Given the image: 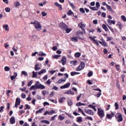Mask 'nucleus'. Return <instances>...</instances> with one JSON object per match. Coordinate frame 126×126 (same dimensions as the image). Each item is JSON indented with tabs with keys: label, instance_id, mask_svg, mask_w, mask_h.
Returning <instances> with one entry per match:
<instances>
[{
	"label": "nucleus",
	"instance_id": "nucleus-9",
	"mask_svg": "<svg viewBox=\"0 0 126 126\" xmlns=\"http://www.w3.org/2000/svg\"><path fill=\"white\" fill-rule=\"evenodd\" d=\"M63 65H64L66 63V58L65 56H63L61 59Z\"/></svg>",
	"mask_w": 126,
	"mask_h": 126
},
{
	"label": "nucleus",
	"instance_id": "nucleus-18",
	"mask_svg": "<svg viewBox=\"0 0 126 126\" xmlns=\"http://www.w3.org/2000/svg\"><path fill=\"white\" fill-rule=\"evenodd\" d=\"M40 123H42V124H46V125H50V122L48 120H41Z\"/></svg>",
	"mask_w": 126,
	"mask_h": 126
},
{
	"label": "nucleus",
	"instance_id": "nucleus-57",
	"mask_svg": "<svg viewBox=\"0 0 126 126\" xmlns=\"http://www.w3.org/2000/svg\"><path fill=\"white\" fill-rule=\"evenodd\" d=\"M82 95V94H80V95L77 97V101H79Z\"/></svg>",
	"mask_w": 126,
	"mask_h": 126
},
{
	"label": "nucleus",
	"instance_id": "nucleus-33",
	"mask_svg": "<svg viewBox=\"0 0 126 126\" xmlns=\"http://www.w3.org/2000/svg\"><path fill=\"white\" fill-rule=\"evenodd\" d=\"M32 77H37V72L35 71H32Z\"/></svg>",
	"mask_w": 126,
	"mask_h": 126
},
{
	"label": "nucleus",
	"instance_id": "nucleus-15",
	"mask_svg": "<svg viewBox=\"0 0 126 126\" xmlns=\"http://www.w3.org/2000/svg\"><path fill=\"white\" fill-rule=\"evenodd\" d=\"M10 123L11 125H13V124H15V118H14V117H11L10 119Z\"/></svg>",
	"mask_w": 126,
	"mask_h": 126
},
{
	"label": "nucleus",
	"instance_id": "nucleus-42",
	"mask_svg": "<svg viewBox=\"0 0 126 126\" xmlns=\"http://www.w3.org/2000/svg\"><path fill=\"white\" fill-rule=\"evenodd\" d=\"M21 97L23 98V99H25V98H26V94H25L24 93H22L21 94Z\"/></svg>",
	"mask_w": 126,
	"mask_h": 126
},
{
	"label": "nucleus",
	"instance_id": "nucleus-20",
	"mask_svg": "<svg viewBox=\"0 0 126 126\" xmlns=\"http://www.w3.org/2000/svg\"><path fill=\"white\" fill-rule=\"evenodd\" d=\"M45 111V108H41L40 109H39V110L38 111H36L35 113L37 114H39V113H42V112Z\"/></svg>",
	"mask_w": 126,
	"mask_h": 126
},
{
	"label": "nucleus",
	"instance_id": "nucleus-60",
	"mask_svg": "<svg viewBox=\"0 0 126 126\" xmlns=\"http://www.w3.org/2000/svg\"><path fill=\"white\" fill-rule=\"evenodd\" d=\"M70 5L73 8H75V6H74V4L71 2H70Z\"/></svg>",
	"mask_w": 126,
	"mask_h": 126
},
{
	"label": "nucleus",
	"instance_id": "nucleus-43",
	"mask_svg": "<svg viewBox=\"0 0 126 126\" xmlns=\"http://www.w3.org/2000/svg\"><path fill=\"white\" fill-rule=\"evenodd\" d=\"M95 5L96 7L99 9V7H100V3H99V2H96L95 3Z\"/></svg>",
	"mask_w": 126,
	"mask_h": 126
},
{
	"label": "nucleus",
	"instance_id": "nucleus-26",
	"mask_svg": "<svg viewBox=\"0 0 126 126\" xmlns=\"http://www.w3.org/2000/svg\"><path fill=\"white\" fill-rule=\"evenodd\" d=\"M93 75V72L92 71H90L88 73V76L89 77H91Z\"/></svg>",
	"mask_w": 126,
	"mask_h": 126
},
{
	"label": "nucleus",
	"instance_id": "nucleus-53",
	"mask_svg": "<svg viewBox=\"0 0 126 126\" xmlns=\"http://www.w3.org/2000/svg\"><path fill=\"white\" fill-rule=\"evenodd\" d=\"M93 10L97 11L99 10V8H97L96 7H93Z\"/></svg>",
	"mask_w": 126,
	"mask_h": 126
},
{
	"label": "nucleus",
	"instance_id": "nucleus-46",
	"mask_svg": "<svg viewBox=\"0 0 126 126\" xmlns=\"http://www.w3.org/2000/svg\"><path fill=\"white\" fill-rule=\"evenodd\" d=\"M42 94L44 96H45L46 95V94H49V92H48V91H43L42 92Z\"/></svg>",
	"mask_w": 126,
	"mask_h": 126
},
{
	"label": "nucleus",
	"instance_id": "nucleus-51",
	"mask_svg": "<svg viewBox=\"0 0 126 126\" xmlns=\"http://www.w3.org/2000/svg\"><path fill=\"white\" fill-rule=\"evenodd\" d=\"M65 124H66V125H68L69 124H71V122L68 120L65 122Z\"/></svg>",
	"mask_w": 126,
	"mask_h": 126
},
{
	"label": "nucleus",
	"instance_id": "nucleus-17",
	"mask_svg": "<svg viewBox=\"0 0 126 126\" xmlns=\"http://www.w3.org/2000/svg\"><path fill=\"white\" fill-rule=\"evenodd\" d=\"M32 38L34 41H37V40H39L40 39V37L37 35H32Z\"/></svg>",
	"mask_w": 126,
	"mask_h": 126
},
{
	"label": "nucleus",
	"instance_id": "nucleus-12",
	"mask_svg": "<svg viewBox=\"0 0 126 126\" xmlns=\"http://www.w3.org/2000/svg\"><path fill=\"white\" fill-rule=\"evenodd\" d=\"M19 105H20V98H16L15 107L17 108V106Z\"/></svg>",
	"mask_w": 126,
	"mask_h": 126
},
{
	"label": "nucleus",
	"instance_id": "nucleus-52",
	"mask_svg": "<svg viewBox=\"0 0 126 126\" xmlns=\"http://www.w3.org/2000/svg\"><path fill=\"white\" fill-rule=\"evenodd\" d=\"M20 90H21L22 92H24L25 90H26V87H24L23 88H20Z\"/></svg>",
	"mask_w": 126,
	"mask_h": 126
},
{
	"label": "nucleus",
	"instance_id": "nucleus-64",
	"mask_svg": "<svg viewBox=\"0 0 126 126\" xmlns=\"http://www.w3.org/2000/svg\"><path fill=\"white\" fill-rule=\"evenodd\" d=\"M101 16L102 17H106V13H105V12H102V13H101Z\"/></svg>",
	"mask_w": 126,
	"mask_h": 126
},
{
	"label": "nucleus",
	"instance_id": "nucleus-36",
	"mask_svg": "<svg viewBox=\"0 0 126 126\" xmlns=\"http://www.w3.org/2000/svg\"><path fill=\"white\" fill-rule=\"evenodd\" d=\"M22 74H23V75H25V76H28V73H27V72L25 71H23L22 72Z\"/></svg>",
	"mask_w": 126,
	"mask_h": 126
},
{
	"label": "nucleus",
	"instance_id": "nucleus-22",
	"mask_svg": "<svg viewBox=\"0 0 126 126\" xmlns=\"http://www.w3.org/2000/svg\"><path fill=\"white\" fill-rule=\"evenodd\" d=\"M102 27L103 29L105 30V31H109V29H108V27H107V26H106V25L103 24Z\"/></svg>",
	"mask_w": 126,
	"mask_h": 126
},
{
	"label": "nucleus",
	"instance_id": "nucleus-29",
	"mask_svg": "<svg viewBox=\"0 0 126 126\" xmlns=\"http://www.w3.org/2000/svg\"><path fill=\"white\" fill-rule=\"evenodd\" d=\"M4 70L5 71H9V70H10V68L7 66H6L4 67Z\"/></svg>",
	"mask_w": 126,
	"mask_h": 126
},
{
	"label": "nucleus",
	"instance_id": "nucleus-1",
	"mask_svg": "<svg viewBox=\"0 0 126 126\" xmlns=\"http://www.w3.org/2000/svg\"><path fill=\"white\" fill-rule=\"evenodd\" d=\"M45 87L44 85L41 84L39 81H37L34 85H32L30 90H36V89H45Z\"/></svg>",
	"mask_w": 126,
	"mask_h": 126
},
{
	"label": "nucleus",
	"instance_id": "nucleus-7",
	"mask_svg": "<svg viewBox=\"0 0 126 126\" xmlns=\"http://www.w3.org/2000/svg\"><path fill=\"white\" fill-rule=\"evenodd\" d=\"M66 81V78H63L62 79H59L58 81L57 82V84H61V83H63V82H65Z\"/></svg>",
	"mask_w": 126,
	"mask_h": 126
},
{
	"label": "nucleus",
	"instance_id": "nucleus-41",
	"mask_svg": "<svg viewBox=\"0 0 126 126\" xmlns=\"http://www.w3.org/2000/svg\"><path fill=\"white\" fill-rule=\"evenodd\" d=\"M70 31H71V29H70L69 28H66V33H69L70 32Z\"/></svg>",
	"mask_w": 126,
	"mask_h": 126
},
{
	"label": "nucleus",
	"instance_id": "nucleus-35",
	"mask_svg": "<svg viewBox=\"0 0 126 126\" xmlns=\"http://www.w3.org/2000/svg\"><path fill=\"white\" fill-rule=\"evenodd\" d=\"M47 3V2L46 1H44L43 2L40 3L39 4V6H43L44 4H46Z\"/></svg>",
	"mask_w": 126,
	"mask_h": 126
},
{
	"label": "nucleus",
	"instance_id": "nucleus-11",
	"mask_svg": "<svg viewBox=\"0 0 126 126\" xmlns=\"http://www.w3.org/2000/svg\"><path fill=\"white\" fill-rule=\"evenodd\" d=\"M55 5H56V6H57V7H58L59 9H60V10H63V7L62 6V5L60 4L59 3H58V2H56L55 3Z\"/></svg>",
	"mask_w": 126,
	"mask_h": 126
},
{
	"label": "nucleus",
	"instance_id": "nucleus-63",
	"mask_svg": "<svg viewBox=\"0 0 126 126\" xmlns=\"http://www.w3.org/2000/svg\"><path fill=\"white\" fill-rule=\"evenodd\" d=\"M56 117H58V115H55L51 118V121H55V118Z\"/></svg>",
	"mask_w": 126,
	"mask_h": 126
},
{
	"label": "nucleus",
	"instance_id": "nucleus-10",
	"mask_svg": "<svg viewBox=\"0 0 126 126\" xmlns=\"http://www.w3.org/2000/svg\"><path fill=\"white\" fill-rule=\"evenodd\" d=\"M69 86H70V83H69L61 86L60 88L61 89H64L65 88H68Z\"/></svg>",
	"mask_w": 126,
	"mask_h": 126
},
{
	"label": "nucleus",
	"instance_id": "nucleus-16",
	"mask_svg": "<svg viewBox=\"0 0 126 126\" xmlns=\"http://www.w3.org/2000/svg\"><path fill=\"white\" fill-rule=\"evenodd\" d=\"M40 69H41V67H39V64H35L34 66V70L37 71L40 70Z\"/></svg>",
	"mask_w": 126,
	"mask_h": 126
},
{
	"label": "nucleus",
	"instance_id": "nucleus-32",
	"mask_svg": "<svg viewBox=\"0 0 126 126\" xmlns=\"http://www.w3.org/2000/svg\"><path fill=\"white\" fill-rule=\"evenodd\" d=\"M60 57H61V55H56L53 56L52 58L53 59H59Z\"/></svg>",
	"mask_w": 126,
	"mask_h": 126
},
{
	"label": "nucleus",
	"instance_id": "nucleus-21",
	"mask_svg": "<svg viewBox=\"0 0 126 126\" xmlns=\"http://www.w3.org/2000/svg\"><path fill=\"white\" fill-rule=\"evenodd\" d=\"M76 106H77V107H80V106H85V104L79 102L76 104Z\"/></svg>",
	"mask_w": 126,
	"mask_h": 126
},
{
	"label": "nucleus",
	"instance_id": "nucleus-23",
	"mask_svg": "<svg viewBox=\"0 0 126 126\" xmlns=\"http://www.w3.org/2000/svg\"><path fill=\"white\" fill-rule=\"evenodd\" d=\"M3 28L5 29V31H8V25H3Z\"/></svg>",
	"mask_w": 126,
	"mask_h": 126
},
{
	"label": "nucleus",
	"instance_id": "nucleus-13",
	"mask_svg": "<svg viewBox=\"0 0 126 126\" xmlns=\"http://www.w3.org/2000/svg\"><path fill=\"white\" fill-rule=\"evenodd\" d=\"M98 42L99 43V44H100V45H101L103 47H107V46H108V45L106 43V42H105L104 40H102V41H98Z\"/></svg>",
	"mask_w": 126,
	"mask_h": 126
},
{
	"label": "nucleus",
	"instance_id": "nucleus-4",
	"mask_svg": "<svg viewBox=\"0 0 126 126\" xmlns=\"http://www.w3.org/2000/svg\"><path fill=\"white\" fill-rule=\"evenodd\" d=\"M85 67V63L84 62H82L81 63V64L77 68L76 70L77 71H79V70H81V69H83Z\"/></svg>",
	"mask_w": 126,
	"mask_h": 126
},
{
	"label": "nucleus",
	"instance_id": "nucleus-34",
	"mask_svg": "<svg viewBox=\"0 0 126 126\" xmlns=\"http://www.w3.org/2000/svg\"><path fill=\"white\" fill-rule=\"evenodd\" d=\"M71 39L72 41H73V42H77L78 41L77 38L75 37L71 38Z\"/></svg>",
	"mask_w": 126,
	"mask_h": 126
},
{
	"label": "nucleus",
	"instance_id": "nucleus-54",
	"mask_svg": "<svg viewBox=\"0 0 126 126\" xmlns=\"http://www.w3.org/2000/svg\"><path fill=\"white\" fill-rule=\"evenodd\" d=\"M59 118L60 119V120L61 121H63V120H64V117H63V116H61V115H60V116H59Z\"/></svg>",
	"mask_w": 126,
	"mask_h": 126
},
{
	"label": "nucleus",
	"instance_id": "nucleus-25",
	"mask_svg": "<svg viewBox=\"0 0 126 126\" xmlns=\"http://www.w3.org/2000/svg\"><path fill=\"white\" fill-rule=\"evenodd\" d=\"M81 54L79 52H77L75 54V58H79L80 57Z\"/></svg>",
	"mask_w": 126,
	"mask_h": 126
},
{
	"label": "nucleus",
	"instance_id": "nucleus-59",
	"mask_svg": "<svg viewBox=\"0 0 126 126\" xmlns=\"http://www.w3.org/2000/svg\"><path fill=\"white\" fill-rule=\"evenodd\" d=\"M115 67L117 69V70H120V65H118V64L116 65Z\"/></svg>",
	"mask_w": 126,
	"mask_h": 126
},
{
	"label": "nucleus",
	"instance_id": "nucleus-2",
	"mask_svg": "<svg viewBox=\"0 0 126 126\" xmlns=\"http://www.w3.org/2000/svg\"><path fill=\"white\" fill-rule=\"evenodd\" d=\"M31 24L34 25V27L37 31H41L42 30V25H41V23L38 21H35L33 22H31Z\"/></svg>",
	"mask_w": 126,
	"mask_h": 126
},
{
	"label": "nucleus",
	"instance_id": "nucleus-50",
	"mask_svg": "<svg viewBox=\"0 0 126 126\" xmlns=\"http://www.w3.org/2000/svg\"><path fill=\"white\" fill-rule=\"evenodd\" d=\"M57 70H52L51 71H49L50 73H51V74H54V73H55V72H56Z\"/></svg>",
	"mask_w": 126,
	"mask_h": 126
},
{
	"label": "nucleus",
	"instance_id": "nucleus-14",
	"mask_svg": "<svg viewBox=\"0 0 126 126\" xmlns=\"http://www.w3.org/2000/svg\"><path fill=\"white\" fill-rule=\"evenodd\" d=\"M46 71L47 70L46 69H43L38 72V75H41V74H43V73H46Z\"/></svg>",
	"mask_w": 126,
	"mask_h": 126
},
{
	"label": "nucleus",
	"instance_id": "nucleus-27",
	"mask_svg": "<svg viewBox=\"0 0 126 126\" xmlns=\"http://www.w3.org/2000/svg\"><path fill=\"white\" fill-rule=\"evenodd\" d=\"M77 63V61H74L70 62V63H71V64H72V65H75V64H76Z\"/></svg>",
	"mask_w": 126,
	"mask_h": 126
},
{
	"label": "nucleus",
	"instance_id": "nucleus-30",
	"mask_svg": "<svg viewBox=\"0 0 126 126\" xmlns=\"http://www.w3.org/2000/svg\"><path fill=\"white\" fill-rule=\"evenodd\" d=\"M38 56H39L40 57H44V56H46V54L40 52L39 54H38Z\"/></svg>",
	"mask_w": 126,
	"mask_h": 126
},
{
	"label": "nucleus",
	"instance_id": "nucleus-44",
	"mask_svg": "<svg viewBox=\"0 0 126 126\" xmlns=\"http://www.w3.org/2000/svg\"><path fill=\"white\" fill-rule=\"evenodd\" d=\"M70 93H71V91H66L64 93V94H67L68 95H70Z\"/></svg>",
	"mask_w": 126,
	"mask_h": 126
},
{
	"label": "nucleus",
	"instance_id": "nucleus-61",
	"mask_svg": "<svg viewBox=\"0 0 126 126\" xmlns=\"http://www.w3.org/2000/svg\"><path fill=\"white\" fill-rule=\"evenodd\" d=\"M33 83L32 81H31L29 82V83L28 84V86H31V85H32V84Z\"/></svg>",
	"mask_w": 126,
	"mask_h": 126
},
{
	"label": "nucleus",
	"instance_id": "nucleus-47",
	"mask_svg": "<svg viewBox=\"0 0 126 126\" xmlns=\"http://www.w3.org/2000/svg\"><path fill=\"white\" fill-rule=\"evenodd\" d=\"M5 10L6 12H10V8L9 7H6L5 8Z\"/></svg>",
	"mask_w": 126,
	"mask_h": 126
},
{
	"label": "nucleus",
	"instance_id": "nucleus-45",
	"mask_svg": "<svg viewBox=\"0 0 126 126\" xmlns=\"http://www.w3.org/2000/svg\"><path fill=\"white\" fill-rule=\"evenodd\" d=\"M44 107L45 106H50V103L48 102H43Z\"/></svg>",
	"mask_w": 126,
	"mask_h": 126
},
{
	"label": "nucleus",
	"instance_id": "nucleus-6",
	"mask_svg": "<svg viewBox=\"0 0 126 126\" xmlns=\"http://www.w3.org/2000/svg\"><path fill=\"white\" fill-rule=\"evenodd\" d=\"M85 112L86 113V114H88V115H90L91 116H93L94 115V112H93V111L89 109H85Z\"/></svg>",
	"mask_w": 126,
	"mask_h": 126
},
{
	"label": "nucleus",
	"instance_id": "nucleus-55",
	"mask_svg": "<svg viewBox=\"0 0 126 126\" xmlns=\"http://www.w3.org/2000/svg\"><path fill=\"white\" fill-rule=\"evenodd\" d=\"M76 72H72L70 73V74L72 76H74V75H76Z\"/></svg>",
	"mask_w": 126,
	"mask_h": 126
},
{
	"label": "nucleus",
	"instance_id": "nucleus-5",
	"mask_svg": "<svg viewBox=\"0 0 126 126\" xmlns=\"http://www.w3.org/2000/svg\"><path fill=\"white\" fill-rule=\"evenodd\" d=\"M116 118L119 123H120V122H123V116H122V114H117L116 115Z\"/></svg>",
	"mask_w": 126,
	"mask_h": 126
},
{
	"label": "nucleus",
	"instance_id": "nucleus-37",
	"mask_svg": "<svg viewBox=\"0 0 126 126\" xmlns=\"http://www.w3.org/2000/svg\"><path fill=\"white\" fill-rule=\"evenodd\" d=\"M67 103H68V106H71L72 104V100L69 99L68 100Z\"/></svg>",
	"mask_w": 126,
	"mask_h": 126
},
{
	"label": "nucleus",
	"instance_id": "nucleus-40",
	"mask_svg": "<svg viewBox=\"0 0 126 126\" xmlns=\"http://www.w3.org/2000/svg\"><path fill=\"white\" fill-rule=\"evenodd\" d=\"M32 98H31V94L29 95V97L27 98V101H31Z\"/></svg>",
	"mask_w": 126,
	"mask_h": 126
},
{
	"label": "nucleus",
	"instance_id": "nucleus-8",
	"mask_svg": "<svg viewBox=\"0 0 126 126\" xmlns=\"http://www.w3.org/2000/svg\"><path fill=\"white\" fill-rule=\"evenodd\" d=\"M59 26L62 29H65V28H66V27H67V26H66V25L65 24H64V23H60Z\"/></svg>",
	"mask_w": 126,
	"mask_h": 126
},
{
	"label": "nucleus",
	"instance_id": "nucleus-49",
	"mask_svg": "<svg viewBox=\"0 0 126 126\" xmlns=\"http://www.w3.org/2000/svg\"><path fill=\"white\" fill-rule=\"evenodd\" d=\"M93 42L94 44H95V45H96V46H99V43H98V41H97V40L94 39Z\"/></svg>",
	"mask_w": 126,
	"mask_h": 126
},
{
	"label": "nucleus",
	"instance_id": "nucleus-28",
	"mask_svg": "<svg viewBox=\"0 0 126 126\" xmlns=\"http://www.w3.org/2000/svg\"><path fill=\"white\" fill-rule=\"evenodd\" d=\"M77 120V122L78 123H81L82 122V117H78Z\"/></svg>",
	"mask_w": 126,
	"mask_h": 126
},
{
	"label": "nucleus",
	"instance_id": "nucleus-3",
	"mask_svg": "<svg viewBox=\"0 0 126 126\" xmlns=\"http://www.w3.org/2000/svg\"><path fill=\"white\" fill-rule=\"evenodd\" d=\"M97 114L100 118H104L105 117V113L103 109L98 108L97 110Z\"/></svg>",
	"mask_w": 126,
	"mask_h": 126
},
{
	"label": "nucleus",
	"instance_id": "nucleus-58",
	"mask_svg": "<svg viewBox=\"0 0 126 126\" xmlns=\"http://www.w3.org/2000/svg\"><path fill=\"white\" fill-rule=\"evenodd\" d=\"M106 6L107 7V9H108L109 11L111 10V9H112V7H111V6L109 5H106Z\"/></svg>",
	"mask_w": 126,
	"mask_h": 126
},
{
	"label": "nucleus",
	"instance_id": "nucleus-48",
	"mask_svg": "<svg viewBox=\"0 0 126 126\" xmlns=\"http://www.w3.org/2000/svg\"><path fill=\"white\" fill-rule=\"evenodd\" d=\"M121 18L123 20V21H125V22L126 21V16H124V15H122V16H121Z\"/></svg>",
	"mask_w": 126,
	"mask_h": 126
},
{
	"label": "nucleus",
	"instance_id": "nucleus-62",
	"mask_svg": "<svg viewBox=\"0 0 126 126\" xmlns=\"http://www.w3.org/2000/svg\"><path fill=\"white\" fill-rule=\"evenodd\" d=\"M51 80L49 79L47 81H46V83L48 85H50V84H51Z\"/></svg>",
	"mask_w": 126,
	"mask_h": 126
},
{
	"label": "nucleus",
	"instance_id": "nucleus-19",
	"mask_svg": "<svg viewBox=\"0 0 126 126\" xmlns=\"http://www.w3.org/2000/svg\"><path fill=\"white\" fill-rule=\"evenodd\" d=\"M78 26L80 27V28H84L85 27V24H83V22H81L79 24Z\"/></svg>",
	"mask_w": 126,
	"mask_h": 126
},
{
	"label": "nucleus",
	"instance_id": "nucleus-56",
	"mask_svg": "<svg viewBox=\"0 0 126 126\" xmlns=\"http://www.w3.org/2000/svg\"><path fill=\"white\" fill-rule=\"evenodd\" d=\"M80 11L82 12V13H85V11H84V9L81 8L80 9Z\"/></svg>",
	"mask_w": 126,
	"mask_h": 126
},
{
	"label": "nucleus",
	"instance_id": "nucleus-24",
	"mask_svg": "<svg viewBox=\"0 0 126 126\" xmlns=\"http://www.w3.org/2000/svg\"><path fill=\"white\" fill-rule=\"evenodd\" d=\"M20 5V3L19 2V1H16L14 3V6L16 7H18V6H19Z\"/></svg>",
	"mask_w": 126,
	"mask_h": 126
},
{
	"label": "nucleus",
	"instance_id": "nucleus-38",
	"mask_svg": "<svg viewBox=\"0 0 126 126\" xmlns=\"http://www.w3.org/2000/svg\"><path fill=\"white\" fill-rule=\"evenodd\" d=\"M115 108V110H118L119 109V104H118V102H116L114 105Z\"/></svg>",
	"mask_w": 126,
	"mask_h": 126
},
{
	"label": "nucleus",
	"instance_id": "nucleus-39",
	"mask_svg": "<svg viewBox=\"0 0 126 126\" xmlns=\"http://www.w3.org/2000/svg\"><path fill=\"white\" fill-rule=\"evenodd\" d=\"M106 117H107V119L112 120V116L110 114H107Z\"/></svg>",
	"mask_w": 126,
	"mask_h": 126
},
{
	"label": "nucleus",
	"instance_id": "nucleus-31",
	"mask_svg": "<svg viewBox=\"0 0 126 126\" xmlns=\"http://www.w3.org/2000/svg\"><path fill=\"white\" fill-rule=\"evenodd\" d=\"M66 13L67 15H71V14H73V13L71 11V10L68 11Z\"/></svg>",
	"mask_w": 126,
	"mask_h": 126
}]
</instances>
